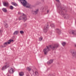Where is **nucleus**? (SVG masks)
<instances>
[{
	"mask_svg": "<svg viewBox=\"0 0 76 76\" xmlns=\"http://www.w3.org/2000/svg\"><path fill=\"white\" fill-rule=\"evenodd\" d=\"M62 45L63 46H64L66 45V43L65 42H63L62 43Z\"/></svg>",
	"mask_w": 76,
	"mask_h": 76,
	"instance_id": "nucleus-26",
	"label": "nucleus"
},
{
	"mask_svg": "<svg viewBox=\"0 0 76 76\" xmlns=\"http://www.w3.org/2000/svg\"><path fill=\"white\" fill-rule=\"evenodd\" d=\"M48 9V7H42L40 9V10L41 12H44L45 10H46V9Z\"/></svg>",
	"mask_w": 76,
	"mask_h": 76,
	"instance_id": "nucleus-7",
	"label": "nucleus"
},
{
	"mask_svg": "<svg viewBox=\"0 0 76 76\" xmlns=\"http://www.w3.org/2000/svg\"><path fill=\"white\" fill-rule=\"evenodd\" d=\"M3 4L4 6L7 7L9 5V3L8 2H3Z\"/></svg>",
	"mask_w": 76,
	"mask_h": 76,
	"instance_id": "nucleus-12",
	"label": "nucleus"
},
{
	"mask_svg": "<svg viewBox=\"0 0 76 76\" xmlns=\"http://www.w3.org/2000/svg\"><path fill=\"white\" fill-rule=\"evenodd\" d=\"M2 10L3 12H4L5 13H6V12H7V10L6 8H3L2 9Z\"/></svg>",
	"mask_w": 76,
	"mask_h": 76,
	"instance_id": "nucleus-17",
	"label": "nucleus"
},
{
	"mask_svg": "<svg viewBox=\"0 0 76 76\" xmlns=\"http://www.w3.org/2000/svg\"><path fill=\"white\" fill-rule=\"evenodd\" d=\"M56 1L58 2V3H60V1L59 0H56Z\"/></svg>",
	"mask_w": 76,
	"mask_h": 76,
	"instance_id": "nucleus-33",
	"label": "nucleus"
},
{
	"mask_svg": "<svg viewBox=\"0 0 76 76\" xmlns=\"http://www.w3.org/2000/svg\"><path fill=\"white\" fill-rule=\"evenodd\" d=\"M27 69H28V70L29 71H31V68L29 67H27Z\"/></svg>",
	"mask_w": 76,
	"mask_h": 76,
	"instance_id": "nucleus-27",
	"label": "nucleus"
},
{
	"mask_svg": "<svg viewBox=\"0 0 76 76\" xmlns=\"http://www.w3.org/2000/svg\"><path fill=\"white\" fill-rule=\"evenodd\" d=\"M33 76H39V74L38 72L35 71V72H33Z\"/></svg>",
	"mask_w": 76,
	"mask_h": 76,
	"instance_id": "nucleus-11",
	"label": "nucleus"
},
{
	"mask_svg": "<svg viewBox=\"0 0 76 76\" xmlns=\"http://www.w3.org/2000/svg\"><path fill=\"white\" fill-rule=\"evenodd\" d=\"M23 17L21 16L20 17H19V20H22V19H23Z\"/></svg>",
	"mask_w": 76,
	"mask_h": 76,
	"instance_id": "nucleus-25",
	"label": "nucleus"
},
{
	"mask_svg": "<svg viewBox=\"0 0 76 76\" xmlns=\"http://www.w3.org/2000/svg\"><path fill=\"white\" fill-rule=\"evenodd\" d=\"M58 46V45L56 44L54 45H50V48H51L53 50H55V48H57Z\"/></svg>",
	"mask_w": 76,
	"mask_h": 76,
	"instance_id": "nucleus-5",
	"label": "nucleus"
},
{
	"mask_svg": "<svg viewBox=\"0 0 76 76\" xmlns=\"http://www.w3.org/2000/svg\"><path fill=\"white\" fill-rule=\"evenodd\" d=\"M27 4H28V5L26 7V8H29V9H31V4L27 3V4Z\"/></svg>",
	"mask_w": 76,
	"mask_h": 76,
	"instance_id": "nucleus-16",
	"label": "nucleus"
},
{
	"mask_svg": "<svg viewBox=\"0 0 76 76\" xmlns=\"http://www.w3.org/2000/svg\"><path fill=\"white\" fill-rule=\"evenodd\" d=\"M18 1L19 2H20L22 4V5L26 7V4H27V1L25 0H18Z\"/></svg>",
	"mask_w": 76,
	"mask_h": 76,
	"instance_id": "nucleus-3",
	"label": "nucleus"
},
{
	"mask_svg": "<svg viewBox=\"0 0 76 76\" xmlns=\"http://www.w3.org/2000/svg\"><path fill=\"white\" fill-rule=\"evenodd\" d=\"M71 54H72V55L73 57H76V52L75 50H70Z\"/></svg>",
	"mask_w": 76,
	"mask_h": 76,
	"instance_id": "nucleus-6",
	"label": "nucleus"
},
{
	"mask_svg": "<svg viewBox=\"0 0 76 76\" xmlns=\"http://www.w3.org/2000/svg\"><path fill=\"white\" fill-rule=\"evenodd\" d=\"M50 26L52 28H54V27H55V26L54 24H51Z\"/></svg>",
	"mask_w": 76,
	"mask_h": 76,
	"instance_id": "nucleus-22",
	"label": "nucleus"
},
{
	"mask_svg": "<svg viewBox=\"0 0 76 76\" xmlns=\"http://www.w3.org/2000/svg\"><path fill=\"white\" fill-rule=\"evenodd\" d=\"M10 73H13L14 72V71L13 70V69L11 68L10 70H9Z\"/></svg>",
	"mask_w": 76,
	"mask_h": 76,
	"instance_id": "nucleus-15",
	"label": "nucleus"
},
{
	"mask_svg": "<svg viewBox=\"0 0 76 76\" xmlns=\"http://www.w3.org/2000/svg\"><path fill=\"white\" fill-rule=\"evenodd\" d=\"M10 9L11 10H13V7L11 5L10 7Z\"/></svg>",
	"mask_w": 76,
	"mask_h": 76,
	"instance_id": "nucleus-23",
	"label": "nucleus"
},
{
	"mask_svg": "<svg viewBox=\"0 0 76 76\" xmlns=\"http://www.w3.org/2000/svg\"><path fill=\"white\" fill-rule=\"evenodd\" d=\"M20 33L21 34H23L24 33V32H23V31H20Z\"/></svg>",
	"mask_w": 76,
	"mask_h": 76,
	"instance_id": "nucleus-30",
	"label": "nucleus"
},
{
	"mask_svg": "<svg viewBox=\"0 0 76 76\" xmlns=\"http://www.w3.org/2000/svg\"><path fill=\"white\" fill-rule=\"evenodd\" d=\"M18 14H20V13L19 12Z\"/></svg>",
	"mask_w": 76,
	"mask_h": 76,
	"instance_id": "nucleus-39",
	"label": "nucleus"
},
{
	"mask_svg": "<svg viewBox=\"0 0 76 76\" xmlns=\"http://www.w3.org/2000/svg\"><path fill=\"white\" fill-rule=\"evenodd\" d=\"M75 46L76 47V44H75Z\"/></svg>",
	"mask_w": 76,
	"mask_h": 76,
	"instance_id": "nucleus-38",
	"label": "nucleus"
},
{
	"mask_svg": "<svg viewBox=\"0 0 76 76\" xmlns=\"http://www.w3.org/2000/svg\"><path fill=\"white\" fill-rule=\"evenodd\" d=\"M58 9L59 10V13L61 15H63L64 17V19H67L69 18V16L67 14H64V13L63 11V8L61 6H58Z\"/></svg>",
	"mask_w": 76,
	"mask_h": 76,
	"instance_id": "nucleus-1",
	"label": "nucleus"
},
{
	"mask_svg": "<svg viewBox=\"0 0 76 76\" xmlns=\"http://www.w3.org/2000/svg\"><path fill=\"white\" fill-rule=\"evenodd\" d=\"M38 11H39L38 9L36 10L35 11H32V13L33 15H37L38 13Z\"/></svg>",
	"mask_w": 76,
	"mask_h": 76,
	"instance_id": "nucleus-8",
	"label": "nucleus"
},
{
	"mask_svg": "<svg viewBox=\"0 0 76 76\" xmlns=\"http://www.w3.org/2000/svg\"><path fill=\"white\" fill-rule=\"evenodd\" d=\"M42 39V37H41L39 38V40L40 41H41Z\"/></svg>",
	"mask_w": 76,
	"mask_h": 76,
	"instance_id": "nucleus-29",
	"label": "nucleus"
},
{
	"mask_svg": "<svg viewBox=\"0 0 76 76\" xmlns=\"http://www.w3.org/2000/svg\"><path fill=\"white\" fill-rule=\"evenodd\" d=\"M11 4H12V5H13V6H18V4H17V3L14 2H12Z\"/></svg>",
	"mask_w": 76,
	"mask_h": 76,
	"instance_id": "nucleus-19",
	"label": "nucleus"
},
{
	"mask_svg": "<svg viewBox=\"0 0 76 76\" xmlns=\"http://www.w3.org/2000/svg\"><path fill=\"white\" fill-rule=\"evenodd\" d=\"M19 34V31H15L13 34V35H15V34H16V35H17V34Z\"/></svg>",
	"mask_w": 76,
	"mask_h": 76,
	"instance_id": "nucleus-21",
	"label": "nucleus"
},
{
	"mask_svg": "<svg viewBox=\"0 0 76 76\" xmlns=\"http://www.w3.org/2000/svg\"><path fill=\"white\" fill-rule=\"evenodd\" d=\"M48 76H54L52 74H50Z\"/></svg>",
	"mask_w": 76,
	"mask_h": 76,
	"instance_id": "nucleus-32",
	"label": "nucleus"
},
{
	"mask_svg": "<svg viewBox=\"0 0 76 76\" xmlns=\"http://www.w3.org/2000/svg\"><path fill=\"white\" fill-rule=\"evenodd\" d=\"M46 47L47 48H45L43 50V52H44L45 55H46V54L48 53V52L49 51H50V49L48 46H46Z\"/></svg>",
	"mask_w": 76,
	"mask_h": 76,
	"instance_id": "nucleus-4",
	"label": "nucleus"
},
{
	"mask_svg": "<svg viewBox=\"0 0 76 76\" xmlns=\"http://www.w3.org/2000/svg\"><path fill=\"white\" fill-rule=\"evenodd\" d=\"M7 65H5L4 66H3L2 68V70H4V69H7Z\"/></svg>",
	"mask_w": 76,
	"mask_h": 76,
	"instance_id": "nucleus-18",
	"label": "nucleus"
},
{
	"mask_svg": "<svg viewBox=\"0 0 76 76\" xmlns=\"http://www.w3.org/2000/svg\"><path fill=\"white\" fill-rule=\"evenodd\" d=\"M9 75H7V76H9Z\"/></svg>",
	"mask_w": 76,
	"mask_h": 76,
	"instance_id": "nucleus-40",
	"label": "nucleus"
},
{
	"mask_svg": "<svg viewBox=\"0 0 76 76\" xmlns=\"http://www.w3.org/2000/svg\"><path fill=\"white\" fill-rule=\"evenodd\" d=\"M23 20H24V21L26 20V15H25L24 14H23Z\"/></svg>",
	"mask_w": 76,
	"mask_h": 76,
	"instance_id": "nucleus-10",
	"label": "nucleus"
},
{
	"mask_svg": "<svg viewBox=\"0 0 76 76\" xmlns=\"http://www.w3.org/2000/svg\"><path fill=\"white\" fill-rule=\"evenodd\" d=\"M20 76H22L24 75V74L23 73V72H21L19 73Z\"/></svg>",
	"mask_w": 76,
	"mask_h": 76,
	"instance_id": "nucleus-20",
	"label": "nucleus"
},
{
	"mask_svg": "<svg viewBox=\"0 0 76 76\" xmlns=\"http://www.w3.org/2000/svg\"><path fill=\"white\" fill-rule=\"evenodd\" d=\"M7 42L8 44H10V42H11V41H10V40H9Z\"/></svg>",
	"mask_w": 76,
	"mask_h": 76,
	"instance_id": "nucleus-24",
	"label": "nucleus"
},
{
	"mask_svg": "<svg viewBox=\"0 0 76 76\" xmlns=\"http://www.w3.org/2000/svg\"><path fill=\"white\" fill-rule=\"evenodd\" d=\"M38 4H39V2H38Z\"/></svg>",
	"mask_w": 76,
	"mask_h": 76,
	"instance_id": "nucleus-37",
	"label": "nucleus"
},
{
	"mask_svg": "<svg viewBox=\"0 0 76 76\" xmlns=\"http://www.w3.org/2000/svg\"><path fill=\"white\" fill-rule=\"evenodd\" d=\"M56 30L58 34H61V30H59L58 28H57L56 29Z\"/></svg>",
	"mask_w": 76,
	"mask_h": 76,
	"instance_id": "nucleus-14",
	"label": "nucleus"
},
{
	"mask_svg": "<svg viewBox=\"0 0 76 76\" xmlns=\"http://www.w3.org/2000/svg\"><path fill=\"white\" fill-rule=\"evenodd\" d=\"M10 40L11 42H13V40L10 39Z\"/></svg>",
	"mask_w": 76,
	"mask_h": 76,
	"instance_id": "nucleus-34",
	"label": "nucleus"
},
{
	"mask_svg": "<svg viewBox=\"0 0 76 76\" xmlns=\"http://www.w3.org/2000/svg\"><path fill=\"white\" fill-rule=\"evenodd\" d=\"M49 25L48 24H47L45 25L43 28V32L45 33H46L47 32V31L48 30V28H49Z\"/></svg>",
	"mask_w": 76,
	"mask_h": 76,
	"instance_id": "nucleus-2",
	"label": "nucleus"
},
{
	"mask_svg": "<svg viewBox=\"0 0 76 76\" xmlns=\"http://www.w3.org/2000/svg\"><path fill=\"white\" fill-rule=\"evenodd\" d=\"M7 44H8V43H7V42H6L3 44V45H7Z\"/></svg>",
	"mask_w": 76,
	"mask_h": 76,
	"instance_id": "nucleus-28",
	"label": "nucleus"
},
{
	"mask_svg": "<svg viewBox=\"0 0 76 76\" xmlns=\"http://www.w3.org/2000/svg\"><path fill=\"white\" fill-rule=\"evenodd\" d=\"M53 60L50 59V60L49 61L47 62V64L48 65H50L51 64V63H52L53 62Z\"/></svg>",
	"mask_w": 76,
	"mask_h": 76,
	"instance_id": "nucleus-9",
	"label": "nucleus"
},
{
	"mask_svg": "<svg viewBox=\"0 0 76 76\" xmlns=\"http://www.w3.org/2000/svg\"><path fill=\"white\" fill-rule=\"evenodd\" d=\"M42 2H43V3H44V0H42L41 1Z\"/></svg>",
	"mask_w": 76,
	"mask_h": 76,
	"instance_id": "nucleus-35",
	"label": "nucleus"
},
{
	"mask_svg": "<svg viewBox=\"0 0 76 76\" xmlns=\"http://www.w3.org/2000/svg\"><path fill=\"white\" fill-rule=\"evenodd\" d=\"M1 47H2V48H4V47H6V45H2L1 46Z\"/></svg>",
	"mask_w": 76,
	"mask_h": 76,
	"instance_id": "nucleus-31",
	"label": "nucleus"
},
{
	"mask_svg": "<svg viewBox=\"0 0 76 76\" xmlns=\"http://www.w3.org/2000/svg\"><path fill=\"white\" fill-rule=\"evenodd\" d=\"M4 27L5 28H7V27L9 26L8 25V24H7V22L5 21H4Z\"/></svg>",
	"mask_w": 76,
	"mask_h": 76,
	"instance_id": "nucleus-13",
	"label": "nucleus"
},
{
	"mask_svg": "<svg viewBox=\"0 0 76 76\" xmlns=\"http://www.w3.org/2000/svg\"><path fill=\"white\" fill-rule=\"evenodd\" d=\"M1 32V31H0V32Z\"/></svg>",
	"mask_w": 76,
	"mask_h": 76,
	"instance_id": "nucleus-41",
	"label": "nucleus"
},
{
	"mask_svg": "<svg viewBox=\"0 0 76 76\" xmlns=\"http://www.w3.org/2000/svg\"><path fill=\"white\" fill-rule=\"evenodd\" d=\"M49 10H47V13H48V12H49Z\"/></svg>",
	"mask_w": 76,
	"mask_h": 76,
	"instance_id": "nucleus-36",
	"label": "nucleus"
}]
</instances>
